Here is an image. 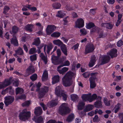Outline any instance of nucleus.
I'll use <instances>...</instances> for the list:
<instances>
[{"mask_svg":"<svg viewBox=\"0 0 123 123\" xmlns=\"http://www.w3.org/2000/svg\"><path fill=\"white\" fill-rule=\"evenodd\" d=\"M39 56L42 60L43 61L45 64H46L47 62V56L45 55L43 53H40Z\"/></svg>","mask_w":123,"mask_h":123,"instance_id":"31","label":"nucleus"},{"mask_svg":"<svg viewBox=\"0 0 123 123\" xmlns=\"http://www.w3.org/2000/svg\"><path fill=\"white\" fill-rule=\"evenodd\" d=\"M110 57L108 55H105L102 57V59L100 62V65H102L108 62L110 59Z\"/></svg>","mask_w":123,"mask_h":123,"instance_id":"16","label":"nucleus"},{"mask_svg":"<svg viewBox=\"0 0 123 123\" xmlns=\"http://www.w3.org/2000/svg\"><path fill=\"white\" fill-rule=\"evenodd\" d=\"M58 14L56 15V16L57 17L62 18L66 14L64 12L61 11H59L58 12Z\"/></svg>","mask_w":123,"mask_h":123,"instance_id":"38","label":"nucleus"},{"mask_svg":"<svg viewBox=\"0 0 123 123\" xmlns=\"http://www.w3.org/2000/svg\"><path fill=\"white\" fill-rule=\"evenodd\" d=\"M60 35L61 34L60 32H55L52 33L51 35V36L52 37H58L60 36Z\"/></svg>","mask_w":123,"mask_h":123,"instance_id":"44","label":"nucleus"},{"mask_svg":"<svg viewBox=\"0 0 123 123\" xmlns=\"http://www.w3.org/2000/svg\"><path fill=\"white\" fill-rule=\"evenodd\" d=\"M19 81L18 80H15L12 79V78L10 77L9 79H6L2 82H0V85H10L12 83L13 85H18Z\"/></svg>","mask_w":123,"mask_h":123,"instance_id":"7","label":"nucleus"},{"mask_svg":"<svg viewBox=\"0 0 123 123\" xmlns=\"http://www.w3.org/2000/svg\"><path fill=\"white\" fill-rule=\"evenodd\" d=\"M27 72L29 74H31L34 72L35 70L33 67L32 65H30L27 69Z\"/></svg>","mask_w":123,"mask_h":123,"instance_id":"25","label":"nucleus"},{"mask_svg":"<svg viewBox=\"0 0 123 123\" xmlns=\"http://www.w3.org/2000/svg\"><path fill=\"white\" fill-rule=\"evenodd\" d=\"M26 96L25 95H21L18 97H17L16 98V99H24L25 98Z\"/></svg>","mask_w":123,"mask_h":123,"instance_id":"59","label":"nucleus"},{"mask_svg":"<svg viewBox=\"0 0 123 123\" xmlns=\"http://www.w3.org/2000/svg\"><path fill=\"white\" fill-rule=\"evenodd\" d=\"M74 75H75V74L74 73L70 71L68 72L65 75V76L68 79L72 80V77H73Z\"/></svg>","mask_w":123,"mask_h":123,"instance_id":"24","label":"nucleus"},{"mask_svg":"<svg viewBox=\"0 0 123 123\" xmlns=\"http://www.w3.org/2000/svg\"><path fill=\"white\" fill-rule=\"evenodd\" d=\"M96 57L95 55H92L91 56V60L89 64V66L90 67H92L96 62Z\"/></svg>","mask_w":123,"mask_h":123,"instance_id":"19","label":"nucleus"},{"mask_svg":"<svg viewBox=\"0 0 123 123\" xmlns=\"http://www.w3.org/2000/svg\"><path fill=\"white\" fill-rule=\"evenodd\" d=\"M56 29V27L54 25H48L46 29V31L47 35H49L54 31Z\"/></svg>","mask_w":123,"mask_h":123,"instance_id":"8","label":"nucleus"},{"mask_svg":"<svg viewBox=\"0 0 123 123\" xmlns=\"http://www.w3.org/2000/svg\"><path fill=\"white\" fill-rule=\"evenodd\" d=\"M56 52L57 56L53 55L52 56L51 58L52 62L55 65L59 64L62 62L64 61L62 58H58V57L61 55L62 53L60 49H57Z\"/></svg>","mask_w":123,"mask_h":123,"instance_id":"1","label":"nucleus"},{"mask_svg":"<svg viewBox=\"0 0 123 123\" xmlns=\"http://www.w3.org/2000/svg\"><path fill=\"white\" fill-rule=\"evenodd\" d=\"M94 46L93 44H87L85 47V53L87 54L92 52L94 50Z\"/></svg>","mask_w":123,"mask_h":123,"instance_id":"9","label":"nucleus"},{"mask_svg":"<svg viewBox=\"0 0 123 123\" xmlns=\"http://www.w3.org/2000/svg\"><path fill=\"white\" fill-rule=\"evenodd\" d=\"M119 117L121 119L120 123H123V113L120 114L119 115Z\"/></svg>","mask_w":123,"mask_h":123,"instance_id":"62","label":"nucleus"},{"mask_svg":"<svg viewBox=\"0 0 123 123\" xmlns=\"http://www.w3.org/2000/svg\"><path fill=\"white\" fill-rule=\"evenodd\" d=\"M93 105H92L89 104L86 105L84 109V111H83V112L80 113V115H85V112H88L92 110L93 108Z\"/></svg>","mask_w":123,"mask_h":123,"instance_id":"14","label":"nucleus"},{"mask_svg":"<svg viewBox=\"0 0 123 123\" xmlns=\"http://www.w3.org/2000/svg\"><path fill=\"white\" fill-rule=\"evenodd\" d=\"M99 120L98 117L97 115H95L93 119V121L94 122H98Z\"/></svg>","mask_w":123,"mask_h":123,"instance_id":"63","label":"nucleus"},{"mask_svg":"<svg viewBox=\"0 0 123 123\" xmlns=\"http://www.w3.org/2000/svg\"><path fill=\"white\" fill-rule=\"evenodd\" d=\"M117 50L115 49H111L110 51L107 53V54L111 56V58L117 57Z\"/></svg>","mask_w":123,"mask_h":123,"instance_id":"15","label":"nucleus"},{"mask_svg":"<svg viewBox=\"0 0 123 123\" xmlns=\"http://www.w3.org/2000/svg\"><path fill=\"white\" fill-rule=\"evenodd\" d=\"M42 113V110L40 107L36 108L35 110L34 113L37 115H41Z\"/></svg>","mask_w":123,"mask_h":123,"instance_id":"20","label":"nucleus"},{"mask_svg":"<svg viewBox=\"0 0 123 123\" xmlns=\"http://www.w3.org/2000/svg\"><path fill=\"white\" fill-rule=\"evenodd\" d=\"M30 117V112L27 111L26 109L23 110L19 114V117L21 120L25 121L27 119Z\"/></svg>","mask_w":123,"mask_h":123,"instance_id":"5","label":"nucleus"},{"mask_svg":"<svg viewBox=\"0 0 123 123\" xmlns=\"http://www.w3.org/2000/svg\"><path fill=\"white\" fill-rule=\"evenodd\" d=\"M70 96L72 100L74 102L77 101L79 98L78 96L75 94H72Z\"/></svg>","mask_w":123,"mask_h":123,"instance_id":"37","label":"nucleus"},{"mask_svg":"<svg viewBox=\"0 0 123 123\" xmlns=\"http://www.w3.org/2000/svg\"><path fill=\"white\" fill-rule=\"evenodd\" d=\"M37 77V76L36 74H35L32 75L30 77V79L32 80V81H33L36 80Z\"/></svg>","mask_w":123,"mask_h":123,"instance_id":"49","label":"nucleus"},{"mask_svg":"<svg viewBox=\"0 0 123 123\" xmlns=\"http://www.w3.org/2000/svg\"><path fill=\"white\" fill-rule=\"evenodd\" d=\"M99 37H98L99 38H104V33L103 32V31H100L99 32Z\"/></svg>","mask_w":123,"mask_h":123,"instance_id":"56","label":"nucleus"},{"mask_svg":"<svg viewBox=\"0 0 123 123\" xmlns=\"http://www.w3.org/2000/svg\"><path fill=\"white\" fill-rule=\"evenodd\" d=\"M83 76L85 78L89 77V75L88 73L85 72L82 74Z\"/></svg>","mask_w":123,"mask_h":123,"instance_id":"64","label":"nucleus"},{"mask_svg":"<svg viewBox=\"0 0 123 123\" xmlns=\"http://www.w3.org/2000/svg\"><path fill=\"white\" fill-rule=\"evenodd\" d=\"M80 32L81 34L83 35H86L87 33L86 30L84 28L80 29Z\"/></svg>","mask_w":123,"mask_h":123,"instance_id":"52","label":"nucleus"},{"mask_svg":"<svg viewBox=\"0 0 123 123\" xmlns=\"http://www.w3.org/2000/svg\"><path fill=\"white\" fill-rule=\"evenodd\" d=\"M99 30L100 29L98 27L95 26L92 29L91 32H95L98 33H99Z\"/></svg>","mask_w":123,"mask_h":123,"instance_id":"47","label":"nucleus"},{"mask_svg":"<svg viewBox=\"0 0 123 123\" xmlns=\"http://www.w3.org/2000/svg\"><path fill=\"white\" fill-rule=\"evenodd\" d=\"M11 41V43L13 44L14 46H18V43L16 37H14L13 38H12Z\"/></svg>","mask_w":123,"mask_h":123,"instance_id":"28","label":"nucleus"},{"mask_svg":"<svg viewBox=\"0 0 123 123\" xmlns=\"http://www.w3.org/2000/svg\"><path fill=\"white\" fill-rule=\"evenodd\" d=\"M97 74L98 73L96 72L91 73V77L89 79L90 85H95V80L97 79L96 76Z\"/></svg>","mask_w":123,"mask_h":123,"instance_id":"13","label":"nucleus"},{"mask_svg":"<svg viewBox=\"0 0 123 123\" xmlns=\"http://www.w3.org/2000/svg\"><path fill=\"white\" fill-rule=\"evenodd\" d=\"M85 105V104L83 102H80L77 106L78 110H82L83 109Z\"/></svg>","mask_w":123,"mask_h":123,"instance_id":"35","label":"nucleus"},{"mask_svg":"<svg viewBox=\"0 0 123 123\" xmlns=\"http://www.w3.org/2000/svg\"><path fill=\"white\" fill-rule=\"evenodd\" d=\"M70 111V110L68 108V105L66 103L62 104L60 106L58 109L59 113L62 115L69 113Z\"/></svg>","mask_w":123,"mask_h":123,"instance_id":"4","label":"nucleus"},{"mask_svg":"<svg viewBox=\"0 0 123 123\" xmlns=\"http://www.w3.org/2000/svg\"><path fill=\"white\" fill-rule=\"evenodd\" d=\"M36 123H43V118L41 117H39L37 119H33Z\"/></svg>","mask_w":123,"mask_h":123,"instance_id":"39","label":"nucleus"},{"mask_svg":"<svg viewBox=\"0 0 123 123\" xmlns=\"http://www.w3.org/2000/svg\"><path fill=\"white\" fill-rule=\"evenodd\" d=\"M60 77L59 75H57L54 76L52 78V83L54 84L59 82V80Z\"/></svg>","mask_w":123,"mask_h":123,"instance_id":"26","label":"nucleus"},{"mask_svg":"<svg viewBox=\"0 0 123 123\" xmlns=\"http://www.w3.org/2000/svg\"><path fill=\"white\" fill-rule=\"evenodd\" d=\"M53 42L54 44L59 46H60V47L63 44V43L59 39L54 40Z\"/></svg>","mask_w":123,"mask_h":123,"instance_id":"32","label":"nucleus"},{"mask_svg":"<svg viewBox=\"0 0 123 123\" xmlns=\"http://www.w3.org/2000/svg\"><path fill=\"white\" fill-rule=\"evenodd\" d=\"M41 85H36L37 91L38 92L39 97V98L43 97L45 95L46 92H48V87L44 86L39 90V88L40 87Z\"/></svg>","mask_w":123,"mask_h":123,"instance_id":"6","label":"nucleus"},{"mask_svg":"<svg viewBox=\"0 0 123 123\" xmlns=\"http://www.w3.org/2000/svg\"><path fill=\"white\" fill-rule=\"evenodd\" d=\"M16 94H21L24 91V90L22 88H17L16 90Z\"/></svg>","mask_w":123,"mask_h":123,"instance_id":"43","label":"nucleus"},{"mask_svg":"<svg viewBox=\"0 0 123 123\" xmlns=\"http://www.w3.org/2000/svg\"><path fill=\"white\" fill-rule=\"evenodd\" d=\"M102 113V111L100 109L98 110V109H96L95 111V114L98 113L99 114H101Z\"/></svg>","mask_w":123,"mask_h":123,"instance_id":"57","label":"nucleus"},{"mask_svg":"<svg viewBox=\"0 0 123 123\" xmlns=\"http://www.w3.org/2000/svg\"><path fill=\"white\" fill-rule=\"evenodd\" d=\"M16 53L18 55H23L24 54L23 51L20 47H19L17 50L15 51Z\"/></svg>","mask_w":123,"mask_h":123,"instance_id":"29","label":"nucleus"},{"mask_svg":"<svg viewBox=\"0 0 123 123\" xmlns=\"http://www.w3.org/2000/svg\"><path fill=\"white\" fill-rule=\"evenodd\" d=\"M61 5L59 3L55 2L53 3L52 5V7L55 9H59L61 6Z\"/></svg>","mask_w":123,"mask_h":123,"instance_id":"34","label":"nucleus"},{"mask_svg":"<svg viewBox=\"0 0 123 123\" xmlns=\"http://www.w3.org/2000/svg\"><path fill=\"white\" fill-rule=\"evenodd\" d=\"M101 98V97L99 96L97 98V101L94 104L95 107L98 108H101L102 107Z\"/></svg>","mask_w":123,"mask_h":123,"instance_id":"17","label":"nucleus"},{"mask_svg":"<svg viewBox=\"0 0 123 123\" xmlns=\"http://www.w3.org/2000/svg\"><path fill=\"white\" fill-rule=\"evenodd\" d=\"M33 27V25H32L28 24L25 26V29L30 32H31L32 31V29Z\"/></svg>","mask_w":123,"mask_h":123,"instance_id":"27","label":"nucleus"},{"mask_svg":"<svg viewBox=\"0 0 123 123\" xmlns=\"http://www.w3.org/2000/svg\"><path fill=\"white\" fill-rule=\"evenodd\" d=\"M53 47L52 44H50L47 46V54H49V51L52 49Z\"/></svg>","mask_w":123,"mask_h":123,"instance_id":"45","label":"nucleus"},{"mask_svg":"<svg viewBox=\"0 0 123 123\" xmlns=\"http://www.w3.org/2000/svg\"><path fill=\"white\" fill-rule=\"evenodd\" d=\"M110 101H107V99L106 98H104V102L105 105L107 106H109L110 105Z\"/></svg>","mask_w":123,"mask_h":123,"instance_id":"51","label":"nucleus"},{"mask_svg":"<svg viewBox=\"0 0 123 123\" xmlns=\"http://www.w3.org/2000/svg\"><path fill=\"white\" fill-rule=\"evenodd\" d=\"M63 85H72L73 84V81L72 80L69 79L64 76L62 79Z\"/></svg>","mask_w":123,"mask_h":123,"instance_id":"12","label":"nucleus"},{"mask_svg":"<svg viewBox=\"0 0 123 123\" xmlns=\"http://www.w3.org/2000/svg\"><path fill=\"white\" fill-rule=\"evenodd\" d=\"M37 52L36 49L35 48H32L29 50V54L30 55L32 54Z\"/></svg>","mask_w":123,"mask_h":123,"instance_id":"42","label":"nucleus"},{"mask_svg":"<svg viewBox=\"0 0 123 123\" xmlns=\"http://www.w3.org/2000/svg\"><path fill=\"white\" fill-rule=\"evenodd\" d=\"M66 9L68 11H70L73 10V7L70 6L68 5H67L66 6Z\"/></svg>","mask_w":123,"mask_h":123,"instance_id":"61","label":"nucleus"},{"mask_svg":"<svg viewBox=\"0 0 123 123\" xmlns=\"http://www.w3.org/2000/svg\"><path fill=\"white\" fill-rule=\"evenodd\" d=\"M123 44V42L122 40H120L117 43V45L118 47H120Z\"/></svg>","mask_w":123,"mask_h":123,"instance_id":"60","label":"nucleus"},{"mask_svg":"<svg viewBox=\"0 0 123 123\" xmlns=\"http://www.w3.org/2000/svg\"><path fill=\"white\" fill-rule=\"evenodd\" d=\"M30 60L31 61L36 60L37 59V56L36 55L34 54L31 56L30 57Z\"/></svg>","mask_w":123,"mask_h":123,"instance_id":"53","label":"nucleus"},{"mask_svg":"<svg viewBox=\"0 0 123 123\" xmlns=\"http://www.w3.org/2000/svg\"><path fill=\"white\" fill-rule=\"evenodd\" d=\"M57 99L55 100H52L51 102H49L47 104L48 106L50 107L55 106L57 105Z\"/></svg>","mask_w":123,"mask_h":123,"instance_id":"21","label":"nucleus"},{"mask_svg":"<svg viewBox=\"0 0 123 123\" xmlns=\"http://www.w3.org/2000/svg\"><path fill=\"white\" fill-rule=\"evenodd\" d=\"M34 40V42L32 43V44L35 45L37 46H39L40 43L39 38V37L35 39Z\"/></svg>","mask_w":123,"mask_h":123,"instance_id":"36","label":"nucleus"},{"mask_svg":"<svg viewBox=\"0 0 123 123\" xmlns=\"http://www.w3.org/2000/svg\"><path fill=\"white\" fill-rule=\"evenodd\" d=\"M48 74L46 71H45L43 73L42 77V80L43 81L48 79Z\"/></svg>","mask_w":123,"mask_h":123,"instance_id":"33","label":"nucleus"},{"mask_svg":"<svg viewBox=\"0 0 123 123\" xmlns=\"http://www.w3.org/2000/svg\"><path fill=\"white\" fill-rule=\"evenodd\" d=\"M61 49L62 52L65 55H67V48L65 45L63 44L60 47Z\"/></svg>","mask_w":123,"mask_h":123,"instance_id":"22","label":"nucleus"},{"mask_svg":"<svg viewBox=\"0 0 123 123\" xmlns=\"http://www.w3.org/2000/svg\"><path fill=\"white\" fill-rule=\"evenodd\" d=\"M4 102L5 105L7 106L13 102L14 100V98L12 96H8L5 98Z\"/></svg>","mask_w":123,"mask_h":123,"instance_id":"11","label":"nucleus"},{"mask_svg":"<svg viewBox=\"0 0 123 123\" xmlns=\"http://www.w3.org/2000/svg\"><path fill=\"white\" fill-rule=\"evenodd\" d=\"M94 26H95V25L94 23H90L87 24L86 26V28L87 29H89Z\"/></svg>","mask_w":123,"mask_h":123,"instance_id":"50","label":"nucleus"},{"mask_svg":"<svg viewBox=\"0 0 123 123\" xmlns=\"http://www.w3.org/2000/svg\"><path fill=\"white\" fill-rule=\"evenodd\" d=\"M74 118V116L73 114H72L70 115L68 117L67 121L68 122L72 121Z\"/></svg>","mask_w":123,"mask_h":123,"instance_id":"40","label":"nucleus"},{"mask_svg":"<svg viewBox=\"0 0 123 123\" xmlns=\"http://www.w3.org/2000/svg\"><path fill=\"white\" fill-rule=\"evenodd\" d=\"M101 27L106 28L109 29H111L113 26V25L110 23H103L101 25Z\"/></svg>","mask_w":123,"mask_h":123,"instance_id":"18","label":"nucleus"},{"mask_svg":"<svg viewBox=\"0 0 123 123\" xmlns=\"http://www.w3.org/2000/svg\"><path fill=\"white\" fill-rule=\"evenodd\" d=\"M9 9L10 8L8 6H5L4 9L3 13L4 14L8 12Z\"/></svg>","mask_w":123,"mask_h":123,"instance_id":"54","label":"nucleus"},{"mask_svg":"<svg viewBox=\"0 0 123 123\" xmlns=\"http://www.w3.org/2000/svg\"><path fill=\"white\" fill-rule=\"evenodd\" d=\"M120 104H117L116 105L114 109L115 110L114 112L115 113H117L120 107Z\"/></svg>","mask_w":123,"mask_h":123,"instance_id":"48","label":"nucleus"},{"mask_svg":"<svg viewBox=\"0 0 123 123\" xmlns=\"http://www.w3.org/2000/svg\"><path fill=\"white\" fill-rule=\"evenodd\" d=\"M47 123H62V122L59 121L57 123L56 121L53 120H50Z\"/></svg>","mask_w":123,"mask_h":123,"instance_id":"58","label":"nucleus"},{"mask_svg":"<svg viewBox=\"0 0 123 123\" xmlns=\"http://www.w3.org/2000/svg\"><path fill=\"white\" fill-rule=\"evenodd\" d=\"M55 93L57 96H62L64 100H66L68 98V95L62 89L60 86H58L56 87Z\"/></svg>","mask_w":123,"mask_h":123,"instance_id":"3","label":"nucleus"},{"mask_svg":"<svg viewBox=\"0 0 123 123\" xmlns=\"http://www.w3.org/2000/svg\"><path fill=\"white\" fill-rule=\"evenodd\" d=\"M60 68H57V71L60 74H62V75L65 73L68 70V68L66 67H64L62 68L61 69H59Z\"/></svg>","mask_w":123,"mask_h":123,"instance_id":"23","label":"nucleus"},{"mask_svg":"<svg viewBox=\"0 0 123 123\" xmlns=\"http://www.w3.org/2000/svg\"><path fill=\"white\" fill-rule=\"evenodd\" d=\"M76 27L80 28L83 27L84 25V21L82 18H78L75 22Z\"/></svg>","mask_w":123,"mask_h":123,"instance_id":"10","label":"nucleus"},{"mask_svg":"<svg viewBox=\"0 0 123 123\" xmlns=\"http://www.w3.org/2000/svg\"><path fill=\"white\" fill-rule=\"evenodd\" d=\"M18 28L16 26H14L12 27V31L14 34L18 32Z\"/></svg>","mask_w":123,"mask_h":123,"instance_id":"46","label":"nucleus"},{"mask_svg":"<svg viewBox=\"0 0 123 123\" xmlns=\"http://www.w3.org/2000/svg\"><path fill=\"white\" fill-rule=\"evenodd\" d=\"M81 98L83 101H88L89 102H92L94 100L97 98L96 94H93L91 95V93L87 94H84L81 96Z\"/></svg>","mask_w":123,"mask_h":123,"instance_id":"2","label":"nucleus"},{"mask_svg":"<svg viewBox=\"0 0 123 123\" xmlns=\"http://www.w3.org/2000/svg\"><path fill=\"white\" fill-rule=\"evenodd\" d=\"M13 90L12 89V87L11 86H10L6 88L4 91H3L1 93L2 94L4 95L6 94V92H9L10 93L11 92L12 93H10L12 94L13 93Z\"/></svg>","mask_w":123,"mask_h":123,"instance_id":"30","label":"nucleus"},{"mask_svg":"<svg viewBox=\"0 0 123 123\" xmlns=\"http://www.w3.org/2000/svg\"><path fill=\"white\" fill-rule=\"evenodd\" d=\"M30 102L28 101H26L23 103L22 105L23 106H28L30 104Z\"/></svg>","mask_w":123,"mask_h":123,"instance_id":"55","label":"nucleus"},{"mask_svg":"<svg viewBox=\"0 0 123 123\" xmlns=\"http://www.w3.org/2000/svg\"><path fill=\"white\" fill-rule=\"evenodd\" d=\"M64 64H61L58 67V68H60L64 66H68L70 65V62L68 61H66L64 62Z\"/></svg>","mask_w":123,"mask_h":123,"instance_id":"41","label":"nucleus"}]
</instances>
